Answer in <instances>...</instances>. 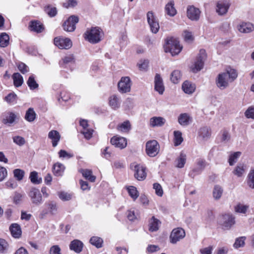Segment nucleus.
<instances>
[{
	"label": "nucleus",
	"mask_w": 254,
	"mask_h": 254,
	"mask_svg": "<svg viewBox=\"0 0 254 254\" xmlns=\"http://www.w3.org/2000/svg\"><path fill=\"white\" fill-rule=\"evenodd\" d=\"M238 74L234 69H227L225 72L219 73L215 80V83L218 88L224 90L228 88L229 83L233 82L237 77Z\"/></svg>",
	"instance_id": "nucleus-1"
},
{
	"label": "nucleus",
	"mask_w": 254,
	"mask_h": 254,
	"mask_svg": "<svg viewBox=\"0 0 254 254\" xmlns=\"http://www.w3.org/2000/svg\"><path fill=\"white\" fill-rule=\"evenodd\" d=\"M103 34V31L100 28L95 27L87 30L84 35L86 40L90 43L96 44L101 40Z\"/></svg>",
	"instance_id": "nucleus-2"
},
{
	"label": "nucleus",
	"mask_w": 254,
	"mask_h": 254,
	"mask_svg": "<svg viewBox=\"0 0 254 254\" xmlns=\"http://www.w3.org/2000/svg\"><path fill=\"white\" fill-rule=\"evenodd\" d=\"M164 48L166 52H169L174 56L181 52L183 47L180 45L177 39L171 38L166 41Z\"/></svg>",
	"instance_id": "nucleus-3"
},
{
	"label": "nucleus",
	"mask_w": 254,
	"mask_h": 254,
	"mask_svg": "<svg viewBox=\"0 0 254 254\" xmlns=\"http://www.w3.org/2000/svg\"><path fill=\"white\" fill-rule=\"evenodd\" d=\"M206 57L207 56L205 50L204 49L200 50L199 53L196 58V61L191 66V70L193 72L196 73L203 68L204 62L206 60Z\"/></svg>",
	"instance_id": "nucleus-4"
},
{
	"label": "nucleus",
	"mask_w": 254,
	"mask_h": 254,
	"mask_svg": "<svg viewBox=\"0 0 254 254\" xmlns=\"http://www.w3.org/2000/svg\"><path fill=\"white\" fill-rule=\"evenodd\" d=\"M130 168L134 171V176L137 180L143 181L146 178L145 167L134 162L130 164Z\"/></svg>",
	"instance_id": "nucleus-5"
},
{
	"label": "nucleus",
	"mask_w": 254,
	"mask_h": 254,
	"mask_svg": "<svg viewBox=\"0 0 254 254\" xmlns=\"http://www.w3.org/2000/svg\"><path fill=\"white\" fill-rule=\"evenodd\" d=\"M160 145L156 140H151L146 143V153L151 157L156 156L159 153Z\"/></svg>",
	"instance_id": "nucleus-6"
},
{
	"label": "nucleus",
	"mask_w": 254,
	"mask_h": 254,
	"mask_svg": "<svg viewBox=\"0 0 254 254\" xmlns=\"http://www.w3.org/2000/svg\"><path fill=\"white\" fill-rule=\"evenodd\" d=\"M147 22L150 26L151 32L157 33L160 28L159 22L152 11H149L147 13Z\"/></svg>",
	"instance_id": "nucleus-7"
},
{
	"label": "nucleus",
	"mask_w": 254,
	"mask_h": 254,
	"mask_svg": "<svg viewBox=\"0 0 254 254\" xmlns=\"http://www.w3.org/2000/svg\"><path fill=\"white\" fill-rule=\"evenodd\" d=\"M220 224L225 229H229L235 223V217L230 214L223 215L219 219Z\"/></svg>",
	"instance_id": "nucleus-8"
},
{
	"label": "nucleus",
	"mask_w": 254,
	"mask_h": 254,
	"mask_svg": "<svg viewBox=\"0 0 254 254\" xmlns=\"http://www.w3.org/2000/svg\"><path fill=\"white\" fill-rule=\"evenodd\" d=\"M79 18L75 15H71L64 21L63 24L64 29L67 32H73L76 28V24L78 22Z\"/></svg>",
	"instance_id": "nucleus-9"
},
{
	"label": "nucleus",
	"mask_w": 254,
	"mask_h": 254,
	"mask_svg": "<svg viewBox=\"0 0 254 254\" xmlns=\"http://www.w3.org/2000/svg\"><path fill=\"white\" fill-rule=\"evenodd\" d=\"M186 235L185 230L181 228L174 229L170 236V242L172 244H176L178 241L183 239Z\"/></svg>",
	"instance_id": "nucleus-10"
},
{
	"label": "nucleus",
	"mask_w": 254,
	"mask_h": 254,
	"mask_svg": "<svg viewBox=\"0 0 254 254\" xmlns=\"http://www.w3.org/2000/svg\"><path fill=\"white\" fill-rule=\"evenodd\" d=\"M119 90L122 93H127L130 91L131 80L129 77L125 76L121 78L118 84Z\"/></svg>",
	"instance_id": "nucleus-11"
},
{
	"label": "nucleus",
	"mask_w": 254,
	"mask_h": 254,
	"mask_svg": "<svg viewBox=\"0 0 254 254\" xmlns=\"http://www.w3.org/2000/svg\"><path fill=\"white\" fill-rule=\"evenodd\" d=\"M29 196L33 203L39 205L42 202V196L40 190L35 188L31 189Z\"/></svg>",
	"instance_id": "nucleus-12"
},
{
	"label": "nucleus",
	"mask_w": 254,
	"mask_h": 254,
	"mask_svg": "<svg viewBox=\"0 0 254 254\" xmlns=\"http://www.w3.org/2000/svg\"><path fill=\"white\" fill-rule=\"evenodd\" d=\"M47 207V210H43L40 214L41 218H43L44 216L49 213L52 215H56L58 213V207L57 203L53 201H50L45 204Z\"/></svg>",
	"instance_id": "nucleus-13"
},
{
	"label": "nucleus",
	"mask_w": 254,
	"mask_h": 254,
	"mask_svg": "<svg viewBox=\"0 0 254 254\" xmlns=\"http://www.w3.org/2000/svg\"><path fill=\"white\" fill-rule=\"evenodd\" d=\"M55 45L61 49H69L72 46V43L69 38H61L56 37L54 39Z\"/></svg>",
	"instance_id": "nucleus-14"
},
{
	"label": "nucleus",
	"mask_w": 254,
	"mask_h": 254,
	"mask_svg": "<svg viewBox=\"0 0 254 254\" xmlns=\"http://www.w3.org/2000/svg\"><path fill=\"white\" fill-rule=\"evenodd\" d=\"M187 16L192 21H197L199 19L200 11L193 5L188 6L187 8Z\"/></svg>",
	"instance_id": "nucleus-15"
},
{
	"label": "nucleus",
	"mask_w": 254,
	"mask_h": 254,
	"mask_svg": "<svg viewBox=\"0 0 254 254\" xmlns=\"http://www.w3.org/2000/svg\"><path fill=\"white\" fill-rule=\"evenodd\" d=\"M230 6V3L225 0L218 1L216 5V12L220 15L226 14Z\"/></svg>",
	"instance_id": "nucleus-16"
},
{
	"label": "nucleus",
	"mask_w": 254,
	"mask_h": 254,
	"mask_svg": "<svg viewBox=\"0 0 254 254\" xmlns=\"http://www.w3.org/2000/svg\"><path fill=\"white\" fill-rule=\"evenodd\" d=\"M206 165L205 160L199 159L197 160L196 166L190 173V176L194 177L196 175L199 174L204 169Z\"/></svg>",
	"instance_id": "nucleus-17"
},
{
	"label": "nucleus",
	"mask_w": 254,
	"mask_h": 254,
	"mask_svg": "<svg viewBox=\"0 0 254 254\" xmlns=\"http://www.w3.org/2000/svg\"><path fill=\"white\" fill-rule=\"evenodd\" d=\"M110 142L112 145L121 149L125 148L127 145V139L123 137L114 136L111 139Z\"/></svg>",
	"instance_id": "nucleus-18"
},
{
	"label": "nucleus",
	"mask_w": 254,
	"mask_h": 254,
	"mask_svg": "<svg viewBox=\"0 0 254 254\" xmlns=\"http://www.w3.org/2000/svg\"><path fill=\"white\" fill-rule=\"evenodd\" d=\"M166 119L162 117H153L150 119L149 126L152 127H163L165 123Z\"/></svg>",
	"instance_id": "nucleus-19"
},
{
	"label": "nucleus",
	"mask_w": 254,
	"mask_h": 254,
	"mask_svg": "<svg viewBox=\"0 0 254 254\" xmlns=\"http://www.w3.org/2000/svg\"><path fill=\"white\" fill-rule=\"evenodd\" d=\"M155 90L160 94H162L164 91V86L162 78L159 74L157 73L154 78Z\"/></svg>",
	"instance_id": "nucleus-20"
},
{
	"label": "nucleus",
	"mask_w": 254,
	"mask_h": 254,
	"mask_svg": "<svg viewBox=\"0 0 254 254\" xmlns=\"http://www.w3.org/2000/svg\"><path fill=\"white\" fill-rule=\"evenodd\" d=\"M178 121L182 126H188L192 122V117L188 113H182L179 116Z\"/></svg>",
	"instance_id": "nucleus-21"
},
{
	"label": "nucleus",
	"mask_w": 254,
	"mask_h": 254,
	"mask_svg": "<svg viewBox=\"0 0 254 254\" xmlns=\"http://www.w3.org/2000/svg\"><path fill=\"white\" fill-rule=\"evenodd\" d=\"M239 32L243 33H249L254 31V25L250 22H242L238 26Z\"/></svg>",
	"instance_id": "nucleus-22"
},
{
	"label": "nucleus",
	"mask_w": 254,
	"mask_h": 254,
	"mask_svg": "<svg viewBox=\"0 0 254 254\" xmlns=\"http://www.w3.org/2000/svg\"><path fill=\"white\" fill-rule=\"evenodd\" d=\"M83 243L78 240H74L70 242L69 248L71 250L73 251L76 253H80L83 249Z\"/></svg>",
	"instance_id": "nucleus-23"
},
{
	"label": "nucleus",
	"mask_w": 254,
	"mask_h": 254,
	"mask_svg": "<svg viewBox=\"0 0 254 254\" xmlns=\"http://www.w3.org/2000/svg\"><path fill=\"white\" fill-rule=\"evenodd\" d=\"M48 137L52 140V145L55 147L58 145L61 135L57 130H52L49 132Z\"/></svg>",
	"instance_id": "nucleus-24"
},
{
	"label": "nucleus",
	"mask_w": 254,
	"mask_h": 254,
	"mask_svg": "<svg viewBox=\"0 0 254 254\" xmlns=\"http://www.w3.org/2000/svg\"><path fill=\"white\" fill-rule=\"evenodd\" d=\"M9 230L12 236L15 238L21 237L22 231L19 225L17 223L12 224L9 227Z\"/></svg>",
	"instance_id": "nucleus-25"
},
{
	"label": "nucleus",
	"mask_w": 254,
	"mask_h": 254,
	"mask_svg": "<svg viewBox=\"0 0 254 254\" xmlns=\"http://www.w3.org/2000/svg\"><path fill=\"white\" fill-rule=\"evenodd\" d=\"M182 88L187 94H192L195 89V86L191 82L186 80L182 84Z\"/></svg>",
	"instance_id": "nucleus-26"
},
{
	"label": "nucleus",
	"mask_w": 254,
	"mask_h": 254,
	"mask_svg": "<svg viewBox=\"0 0 254 254\" xmlns=\"http://www.w3.org/2000/svg\"><path fill=\"white\" fill-rule=\"evenodd\" d=\"M29 27L31 31L37 33H41L44 29L43 25L38 21H32Z\"/></svg>",
	"instance_id": "nucleus-27"
},
{
	"label": "nucleus",
	"mask_w": 254,
	"mask_h": 254,
	"mask_svg": "<svg viewBox=\"0 0 254 254\" xmlns=\"http://www.w3.org/2000/svg\"><path fill=\"white\" fill-rule=\"evenodd\" d=\"M165 11L166 13L170 16H174L177 13V10L174 6V2L173 1H170L165 6Z\"/></svg>",
	"instance_id": "nucleus-28"
},
{
	"label": "nucleus",
	"mask_w": 254,
	"mask_h": 254,
	"mask_svg": "<svg viewBox=\"0 0 254 254\" xmlns=\"http://www.w3.org/2000/svg\"><path fill=\"white\" fill-rule=\"evenodd\" d=\"M161 222L153 216L149 222V230L151 232H155L159 229V225Z\"/></svg>",
	"instance_id": "nucleus-29"
},
{
	"label": "nucleus",
	"mask_w": 254,
	"mask_h": 254,
	"mask_svg": "<svg viewBox=\"0 0 254 254\" xmlns=\"http://www.w3.org/2000/svg\"><path fill=\"white\" fill-rule=\"evenodd\" d=\"M198 133L200 137L204 140H206L211 135V129L208 127H204L200 128Z\"/></svg>",
	"instance_id": "nucleus-30"
},
{
	"label": "nucleus",
	"mask_w": 254,
	"mask_h": 254,
	"mask_svg": "<svg viewBox=\"0 0 254 254\" xmlns=\"http://www.w3.org/2000/svg\"><path fill=\"white\" fill-rule=\"evenodd\" d=\"M36 115L33 108H29L26 112L24 118L27 121L32 122L36 119Z\"/></svg>",
	"instance_id": "nucleus-31"
},
{
	"label": "nucleus",
	"mask_w": 254,
	"mask_h": 254,
	"mask_svg": "<svg viewBox=\"0 0 254 254\" xmlns=\"http://www.w3.org/2000/svg\"><path fill=\"white\" fill-rule=\"evenodd\" d=\"M80 172L82 174V176L86 179L88 180L91 182H94L96 180V177L92 175V172L91 170L88 169H81Z\"/></svg>",
	"instance_id": "nucleus-32"
},
{
	"label": "nucleus",
	"mask_w": 254,
	"mask_h": 254,
	"mask_svg": "<svg viewBox=\"0 0 254 254\" xmlns=\"http://www.w3.org/2000/svg\"><path fill=\"white\" fill-rule=\"evenodd\" d=\"M53 169L54 175L57 176H60L62 175L64 172V167L62 163H57L54 164Z\"/></svg>",
	"instance_id": "nucleus-33"
},
{
	"label": "nucleus",
	"mask_w": 254,
	"mask_h": 254,
	"mask_svg": "<svg viewBox=\"0 0 254 254\" xmlns=\"http://www.w3.org/2000/svg\"><path fill=\"white\" fill-rule=\"evenodd\" d=\"M182 74L179 70H175L171 74L170 80L175 83H178L181 80Z\"/></svg>",
	"instance_id": "nucleus-34"
},
{
	"label": "nucleus",
	"mask_w": 254,
	"mask_h": 254,
	"mask_svg": "<svg viewBox=\"0 0 254 254\" xmlns=\"http://www.w3.org/2000/svg\"><path fill=\"white\" fill-rule=\"evenodd\" d=\"M12 78L13 79L14 85L16 87L21 86L23 83L22 76L18 72L14 73L12 75Z\"/></svg>",
	"instance_id": "nucleus-35"
},
{
	"label": "nucleus",
	"mask_w": 254,
	"mask_h": 254,
	"mask_svg": "<svg viewBox=\"0 0 254 254\" xmlns=\"http://www.w3.org/2000/svg\"><path fill=\"white\" fill-rule=\"evenodd\" d=\"M176 167L182 168L186 162V155L183 152L180 153L179 157L176 159Z\"/></svg>",
	"instance_id": "nucleus-36"
},
{
	"label": "nucleus",
	"mask_w": 254,
	"mask_h": 254,
	"mask_svg": "<svg viewBox=\"0 0 254 254\" xmlns=\"http://www.w3.org/2000/svg\"><path fill=\"white\" fill-rule=\"evenodd\" d=\"M120 100L115 95H112L109 99V105L114 109H116L120 107Z\"/></svg>",
	"instance_id": "nucleus-37"
},
{
	"label": "nucleus",
	"mask_w": 254,
	"mask_h": 254,
	"mask_svg": "<svg viewBox=\"0 0 254 254\" xmlns=\"http://www.w3.org/2000/svg\"><path fill=\"white\" fill-rule=\"evenodd\" d=\"M223 190L222 188L219 185H215L213 190V196L216 200L219 199L223 193Z\"/></svg>",
	"instance_id": "nucleus-38"
},
{
	"label": "nucleus",
	"mask_w": 254,
	"mask_h": 254,
	"mask_svg": "<svg viewBox=\"0 0 254 254\" xmlns=\"http://www.w3.org/2000/svg\"><path fill=\"white\" fill-rule=\"evenodd\" d=\"M9 37L6 33H2L0 35V47L4 48L9 44Z\"/></svg>",
	"instance_id": "nucleus-39"
},
{
	"label": "nucleus",
	"mask_w": 254,
	"mask_h": 254,
	"mask_svg": "<svg viewBox=\"0 0 254 254\" xmlns=\"http://www.w3.org/2000/svg\"><path fill=\"white\" fill-rule=\"evenodd\" d=\"M118 129L122 132H128L131 129V125L128 121H126L118 127Z\"/></svg>",
	"instance_id": "nucleus-40"
},
{
	"label": "nucleus",
	"mask_w": 254,
	"mask_h": 254,
	"mask_svg": "<svg viewBox=\"0 0 254 254\" xmlns=\"http://www.w3.org/2000/svg\"><path fill=\"white\" fill-rule=\"evenodd\" d=\"M174 145L177 146L180 145L183 141L182 132L179 130L174 131Z\"/></svg>",
	"instance_id": "nucleus-41"
},
{
	"label": "nucleus",
	"mask_w": 254,
	"mask_h": 254,
	"mask_svg": "<svg viewBox=\"0 0 254 254\" xmlns=\"http://www.w3.org/2000/svg\"><path fill=\"white\" fill-rule=\"evenodd\" d=\"M45 11L51 17L55 16L57 14L56 7L48 5L45 7Z\"/></svg>",
	"instance_id": "nucleus-42"
},
{
	"label": "nucleus",
	"mask_w": 254,
	"mask_h": 254,
	"mask_svg": "<svg viewBox=\"0 0 254 254\" xmlns=\"http://www.w3.org/2000/svg\"><path fill=\"white\" fill-rule=\"evenodd\" d=\"M103 242V240L98 237H92L90 240V243L97 248H100L102 247Z\"/></svg>",
	"instance_id": "nucleus-43"
},
{
	"label": "nucleus",
	"mask_w": 254,
	"mask_h": 254,
	"mask_svg": "<svg viewBox=\"0 0 254 254\" xmlns=\"http://www.w3.org/2000/svg\"><path fill=\"white\" fill-rule=\"evenodd\" d=\"M29 178L31 182L34 184H39L42 182V178H38V173L36 171L30 173Z\"/></svg>",
	"instance_id": "nucleus-44"
},
{
	"label": "nucleus",
	"mask_w": 254,
	"mask_h": 254,
	"mask_svg": "<svg viewBox=\"0 0 254 254\" xmlns=\"http://www.w3.org/2000/svg\"><path fill=\"white\" fill-rule=\"evenodd\" d=\"M247 184L250 188L254 189V169L251 170L248 175Z\"/></svg>",
	"instance_id": "nucleus-45"
},
{
	"label": "nucleus",
	"mask_w": 254,
	"mask_h": 254,
	"mask_svg": "<svg viewBox=\"0 0 254 254\" xmlns=\"http://www.w3.org/2000/svg\"><path fill=\"white\" fill-rule=\"evenodd\" d=\"M16 119V115L12 112L8 113V115L7 116L5 119H3L2 123L4 124H12Z\"/></svg>",
	"instance_id": "nucleus-46"
},
{
	"label": "nucleus",
	"mask_w": 254,
	"mask_h": 254,
	"mask_svg": "<svg viewBox=\"0 0 254 254\" xmlns=\"http://www.w3.org/2000/svg\"><path fill=\"white\" fill-rule=\"evenodd\" d=\"M13 174L14 177L16 178V179L18 181H21L25 175V172L21 169H16L13 170Z\"/></svg>",
	"instance_id": "nucleus-47"
},
{
	"label": "nucleus",
	"mask_w": 254,
	"mask_h": 254,
	"mask_svg": "<svg viewBox=\"0 0 254 254\" xmlns=\"http://www.w3.org/2000/svg\"><path fill=\"white\" fill-rule=\"evenodd\" d=\"M127 190L129 195L133 198V200H135L138 197L139 194L136 188L133 186H130L127 188Z\"/></svg>",
	"instance_id": "nucleus-48"
},
{
	"label": "nucleus",
	"mask_w": 254,
	"mask_h": 254,
	"mask_svg": "<svg viewBox=\"0 0 254 254\" xmlns=\"http://www.w3.org/2000/svg\"><path fill=\"white\" fill-rule=\"evenodd\" d=\"M27 83L30 89L31 90H34L38 87V84L36 83L33 75L29 77Z\"/></svg>",
	"instance_id": "nucleus-49"
},
{
	"label": "nucleus",
	"mask_w": 254,
	"mask_h": 254,
	"mask_svg": "<svg viewBox=\"0 0 254 254\" xmlns=\"http://www.w3.org/2000/svg\"><path fill=\"white\" fill-rule=\"evenodd\" d=\"M241 152L238 151L231 154L229 159V163L230 166H232L237 161V159L240 156Z\"/></svg>",
	"instance_id": "nucleus-50"
},
{
	"label": "nucleus",
	"mask_w": 254,
	"mask_h": 254,
	"mask_svg": "<svg viewBox=\"0 0 254 254\" xmlns=\"http://www.w3.org/2000/svg\"><path fill=\"white\" fill-rule=\"evenodd\" d=\"M8 244L7 242L2 239H0V254H4L7 252Z\"/></svg>",
	"instance_id": "nucleus-51"
},
{
	"label": "nucleus",
	"mask_w": 254,
	"mask_h": 254,
	"mask_svg": "<svg viewBox=\"0 0 254 254\" xmlns=\"http://www.w3.org/2000/svg\"><path fill=\"white\" fill-rule=\"evenodd\" d=\"M245 170L244 168V165L243 164H239L237 166L233 172L235 175L240 177L242 176Z\"/></svg>",
	"instance_id": "nucleus-52"
},
{
	"label": "nucleus",
	"mask_w": 254,
	"mask_h": 254,
	"mask_svg": "<svg viewBox=\"0 0 254 254\" xmlns=\"http://www.w3.org/2000/svg\"><path fill=\"white\" fill-rule=\"evenodd\" d=\"M245 237H241L236 239L235 243L234 244V247L238 249L240 247H243L245 245Z\"/></svg>",
	"instance_id": "nucleus-53"
},
{
	"label": "nucleus",
	"mask_w": 254,
	"mask_h": 254,
	"mask_svg": "<svg viewBox=\"0 0 254 254\" xmlns=\"http://www.w3.org/2000/svg\"><path fill=\"white\" fill-rule=\"evenodd\" d=\"M248 206L238 204L235 207V211L238 213H246L248 208Z\"/></svg>",
	"instance_id": "nucleus-54"
},
{
	"label": "nucleus",
	"mask_w": 254,
	"mask_h": 254,
	"mask_svg": "<svg viewBox=\"0 0 254 254\" xmlns=\"http://www.w3.org/2000/svg\"><path fill=\"white\" fill-rule=\"evenodd\" d=\"M153 189L155 190L156 194L159 196H162L163 194V191L161 186L158 183H154L153 184Z\"/></svg>",
	"instance_id": "nucleus-55"
},
{
	"label": "nucleus",
	"mask_w": 254,
	"mask_h": 254,
	"mask_svg": "<svg viewBox=\"0 0 254 254\" xmlns=\"http://www.w3.org/2000/svg\"><path fill=\"white\" fill-rule=\"evenodd\" d=\"M13 142L16 144L22 146L25 144V141L23 137L20 136H16L13 137Z\"/></svg>",
	"instance_id": "nucleus-56"
},
{
	"label": "nucleus",
	"mask_w": 254,
	"mask_h": 254,
	"mask_svg": "<svg viewBox=\"0 0 254 254\" xmlns=\"http://www.w3.org/2000/svg\"><path fill=\"white\" fill-rule=\"evenodd\" d=\"M93 130L91 129L85 128L81 131V133L84 135V137L89 139L91 138L93 134Z\"/></svg>",
	"instance_id": "nucleus-57"
},
{
	"label": "nucleus",
	"mask_w": 254,
	"mask_h": 254,
	"mask_svg": "<svg viewBox=\"0 0 254 254\" xmlns=\"http://www.w3.org/2000/svg\"><path fill=\"white\" fill-rule=\"evenodd\" d=\"M16 95L14 93H10L5 97V100L8 103L14 102L16 99Z\"/></svg>",
	"instance_id": "nucleus-58"
},
{
	"label": "nucleus",
	"mask_w": 254,
	"mask_h": 254,
	"mask_svg": "<svg viewBox=\"0 0 254 254\" xmlns=\"http://www.w3.org/2000/svg\"><path fill=\"white\" fill-rule=\"evenodd\" d=\"M245 115L247 118L254 119V107H249L245 112Z\"/></svg>",
	"instance_id": "nucleus-59"
},
{
	"label": "nucleus",
	"mask_w": 254,
	"mask_h": 254,
	"mask_svg": "<svg viewBox=\"0 0 254 254\" xmlns=\"http://www.w3.org/2000/svg\"><path fill=\"white\" fill-rule=\"evenodd\" d=\"M50 254H62L61 249L58 245H54L51 247Z\"/></svg>",
	"instance_id": "nucleus-60"
},
{
	"label": "nucleus",
	"mask_w": 254,
	"mask_h": 254,
	"mask_svg": "<svg viewBox=\"0 0 254 254\" xmlns=\"http://www.w3.org/2000/svg\"><path fill=\"white\" fill-rule=\"evenodd\" d=\"M59 196L63 201H67L71 199V195L65 192H61L59 193Z\"/></svg>",
	"instance_id": "nucleus-61"
},
{
	"label": "nucleus",
	"mask_w": 254,
	"mask_h": 254,
	"mask_svg": "<svg viewBox=\"0 0 254 254\" xmlns=\"http://www.w3.org/2000/svg\"><path fill=\"white\" fill-rule=\"evenodd\" d=\"M184 39L186 42H190L193 41V37L190 32L186 30L184 32Z\"/></svg>",
	"instance_id": "nucleus-62"
},
{
	"label": "nucleus",
	"mask_w": 254,
	"mask_h": 254,
	"mask_svg": "<svg viewBox=\"0 0 254 254\" xmlns=\"http://www.w3.org/2000/svg\"><path fill=\"white\" fill-rule=\"evenodd\" d=\"M77 4L76 0H66V2L64 3L63 6L64 7H74Z\"/></svg>",
	"instance_id": "nucleus-63"
},
{
	"label": "nucleus",
	"mask_w": 254,
	"mask_h": 254,
	"mask_svg": "<svg viewBox=\"0 0 254 254\" xmlns=\"http://www.w3.org/2000/svg\"><path fill=\"white\" fill-rule=\"evenodd\" d=\"M212 246H209L208 247L200 249L199 251L201 254H212Z\"/></svg>",
	"instance_id": "nucleus-64"
}]
</instances>
